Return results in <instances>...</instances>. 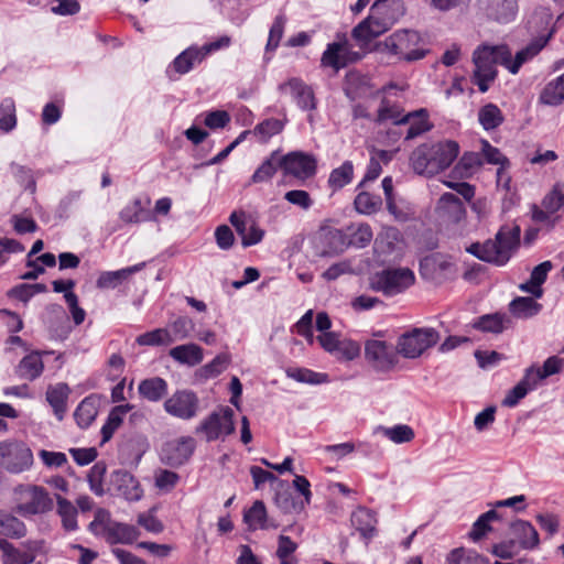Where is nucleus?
Segmentation results:
<instances>
[{
	"label": "nucleus",
	"instance_id": "1",
	"mask_svg": "<svg viewBox=\"0 0 564 564\" xmlns=\"http://www.w3.org/2000/svg\"><path fill=\"white\" fill-rule=\"evenodd\" d=\"M458 153L459 145L456 141L423 143L411 153L410 164L416 174L431 177L446 170Z\"/></svg>",
	"mask_w": 564,
	"mask_h": 564
},
{
	"label": "nucleus",
	"instance_id": "2",
	"mask_svg": "<svg viewBox=\"0 0 564 564\" xmlns=\"http://www.w3.org/2000/svg\"><path fill=\"white\" fill-rule=\"evenodd\" d=\"M520 227L502 226L495 239L471 243L466 250L481 261L502 267L508 263L520 245Z\"/></svg>",
	"mask_w": 564,
	"mask_h": 564
},
{
	"label": "nucleus",
	"instance_id": "3",
	"mask_svg": "<svg viewBox=\"0 0 564 564\" xmlns=\"http://www.w3.org/2000/svg\"><path fill=\"white\" fill-rule=\"evenodd\" d=\"M13 511L24 519L43 517L54 509V499L40 485L21 484L13 489Z\"/></svg>",
	"mask_w": 564,
	"mask_h": 564
},
{
	"label": "nucleus",
	"instance_id": "4",
	"mask_svg": "<svg viewBox=\"0 0 564 564\" xmlns=\"http://www.w3.org/2000/svg\"><path fill=\"white\" fill-rule=\"evenodd\" d=\"M89 530L111 545L132 544L140 535V531L134 525L113 521L110 512L102 508L96 510L94 520L89 523Z\"/></svg>",
	"mask_w": 564,
	"mask_h": 564
},
{
	"label": "nucleus",
	"instance_id": "5",
	"mask_svg": "<svg viewBox=\"0 0 564 564\" xmlns=\"http://www.w3.org/2000/svg\"><path fill=\"white\" fill-rule=\"evenodd\" d=\"M500 45H481L473 54L475 65L473 82L481 93L489 89L490 83L497 77L496 65H502L499 57Z\"/></svg>",
	"mask_w": 564,
	"mask_h": 564
},
{
	"label": "nucleus",
	"instance_id": "6",
	"mask_svg": "<svg viewBox=\"0 0 564 564\" xmlns=\"http://www.w3.org/2000/svg\"><path fill=\"white\" fill-rule=\"evenodd\" d=\"M421 36L412 30H398L384 39L379 47L408 62L417 61L425 56L426 51L420 47Z\"/></svg>",
	"mask_w": 564,
	"mask_h": 564
},
{
	"label": "nucleus",
	"instance_id": "7",
	"mask_svg": "<svg viewBox=\"0 0 564 564\" xmlns=\"http://www.w3.org/2000/svg\"><path fill=\"white\" fill-rule=\"evenodd\" d=\"M440 340L437 330L431 327L413 328L402 334L397 341V352L404 358H419Z\"/></svg>",
	"mask_w": 564,
	"mask_h": 564
},
{
	"label": "nucleus",
	"instance_id": "8",
	"mask_svg": "<svg viewBox=\"0 0 564 564\" xmlns=\"http://www.w3.org/2000/svg\"><path fill=\"white\" fill-rule=\"evenodd\" d=\"M0 465L11 474H21L33 465V453L22 441L0 442Z\"/></svg>",
	"mask_w": 564,
	"mask_h": 564
},
{
	"label": "nucleus",
	"instance_id": "9",
	"mask_svg": "<svg viewBox=\"0 0 564 564\" xmlns=\"http://www.w3.org/2000/svg\"><path fill=\"white\" fill-rule=\"evenodd\" d=\"M414 281L415 275L409 268L386 269L372 276L371 286L377 292L393 296L404 292Z\"/></svg>",
	"mask_w": 564,
	"mask_h": 564
},
{
	"label": "nucleus",
	"instance_id": "10",
	"mask_svg": "<svg viewBox=\"0 0 564 564\" xmlns=\"http://www.w3.org/2000/svg\"><path fill=\"white\" fill-rule=\"evenodd\" d=\"M234 431V411L229 406H224L218 411H214L197 427V432L205 434L207 442L224 438Z\"/></svg>",
	"mask_w": 564,
	"mask_h": 564
},
{
	"label": "nucleus",
	"instance_id": "11",
	"mask_svg": "<svg viewBox=\"0 0 564 564\" xmlns=\"http://www.w3.org/2000/svg\"><path fill=\"white\" fill-rule=\"evenodd\" d=\"M398 352L384 340L369 339L365 344V358L378 371H388L398 362Z\"/></svg>",
	"mask_w": 564,
	"mask_h": 564
},
{
	"label": "nucleus",
	"instance_id": "12",
	"mask_svg": "<svg viewBox=\"0 0 564 564\" xmlns=\"http://www.w3.org/2000/svg\"><path fill=\"white\" fill-rule=\"evenodd\" d=\"M546 43L547 39H535L525 47L517 52L514 57H512V53L507 45H500V51L498 52L502 66L511 74H517L521 66L538 55Z\"/></svg>",
	"mask_w": 564,
	"mask_h": 564
},
{
	"label": "nucleus",
	"instance_id": "13",
	"mask_svg": "<svg viewBox=\"0 0 564 564\" xmlns=\"http://www.w3.org/2000/svg\"><path fill=\"white\" fill-rule=\"evenodd\" d=\"M195 447V440L191 436L169 441L162 446L161 460L171 467H180L191 458Z\"/></svg>",
	"mask_w": 564,
	"mask_h": 564
},
{
	"label": "nucleus",
	"instance_id": "14",
	"mask_svg": "<svg viewBox=\"0 0 564 564\" xmlns=\"http://www.w3.org/2000/svg\"><path fill=\"white\" fill-rule=\"evenodd\" d=\"M285 175H292L305 181L316 173V160L313 155L303 152H291L279 161Z\"/></svg>",
	"mask_w": 564,
	"mask_h": 564
},
{
	"label": "nucleus",
	"instance_id": "15",
	"mask_svg": "<svg viewBox=\"0 0 564 564\" xmlns=\"http://www.w3.org/2000/svg\"><path fill=\"white\" fill-rule=\"evenodd\" d=\"M198 403L193 391L180 390L165 400L164 410L174 417L191 420L197 414Z\"/></svg>",
	"mask_w": 564,
	"mask_h": 564
},
{
	"label": "nucleus",
	"instance_id": "16",
	"mask_svg": "<svg viewBox=\"0 0 564 564\" xmlns=\"http://www.w3.org/2000/svg\"><path fill=\"white\" fill-rule=\"evenodd\" d=\"M390 28L391 23L387 19L369 15L352 29L351 36L364 48Z\"/></svg>",
	"mask_w": 564,
	"mask_h": 564
},
{
	"label": "nucleus",
	"instance_id": "17",
	"mask_svg": "<svg viewBox=\"0 0 564 564\" xmlns=\"http://www.w3.org/2000/svg\"><path fill=\"white\" fill-rule=\"evenodd\" d=\"M279 90L281 93L289 90L296 105L303 110H314L316 108V100L313 89L301 78H290L288 82L279 85Z\"/></svg>",
	"mask_w": 564,
	"mask_h": 564
},
{
	"label": "nucleus",
	"instance_id": "18",
	"mask_svg": "<svg viewBox=\"0 0 564 564\" xmlns=\"http://www.w3.org/2000/svg\"><path fill=\"white\" fill-rule=\"evenodd\" d=\"M111 486L117 495L128 501H138L143 496L139 481L126 470H117L111 475Z\"/></svg>",
	"mask_w": 564,
	"mask_h": 564
},
{
	"label": "nucleus",
	"instance_id": "19",
	"mask_svg": "<svg viewBox=\"0 0 564 564\" xmlns=\"http://www.w3.org/2000/svg\"><path fill=\"white\" fill-rule=\"evenodd\" d=\"M436 210L443 220L452 224L462 221L466 216L464 203L452 193H445L441 196Z\"/></svg>",
	"mask_w": 564,
	"mask_h": 564
},
{
	"label": "nucleus",
	"instance_id": "20",
	"mask_svg": "<svg viewBox=\"0 0 564 564\" xmlns=\"http://www.w3.org/2000/svg\"><path fill=\"white\" fill-rule=\"evenodd\" d=\"M151 199L145 197H135L129 202L119 213V218L124 224H139L142 221H150L153 219L150 210L148 209Z\"/></svg>",
	"mask_w": 564,
	"mask_h": 564
},
{
	"label": "nucleus",
	"instance_id": "21",
	"mask_svg": "<svg viewBox=\"0 0 564 564\" xmlns=\"http://www.w3.org/2000/svg\"><path fill=\"white\" fill-rule=\"evenodd\" d=\"M358 54L354 58H349L345 44L339 42L329 43L321 57L322 67L333 68L338 72L340 68L346 67L349 62L359 59Z\"/></svg>",
	"mask_w": 564,
	"mask_h": 564
},
{
	"label": "nucleus",
	"instance_id": "22",
	"mask_svg": "<svg viewBox=\"0 0 564 564\" xmlns=\"http://www.w3.org/2000/svg\"><path fill=\"white\" fill-rule=\"evenodd\" d=\"M321 250L319 256L330 257L336 256L346 250L347 235L345 231L336 228L324 230L319 235Z\"/></svg>",
	"mask_w": 564,
	"mask_h": 564
},
{
	"label": "nucleus",
	"instance_id": "23",
	"mask_svg": "<svg viewBox=\"0 0 564 564\" xmlns=\"http://www.w3.org/2000/svg\"><path fill=\"white\" fill-rule=\"evenodd\" d=\"M473 326L485 333L501 334L513 327V319L507 313L496 312L478 317Z\"/></svg>",
	"mask_w": 564,
	"mask_h": 564
},
{
	"label": "nucleus",
	"instance_id": "24",
	"mask_svg": "<svg viewBox=\"0 0 564 564\" xmlns=\"http://www.w3.org/2000/svg\"><path fill=\"white\" fill-rule=\"evenodd\" d=\"M510 530L521 549L534 550L539 547V533L530 522L517 520L511 523Z\"/></svg>",
	"mask_w": 564,
	"mask_h": 564
},
{
	"label": "nucleus",
	"instance_id": "25",
	"mask_svg": "<svg viewBox=\"0 0 564 564\" xmlns=\"http://www.w3.org/2000/svg\"><path fill=\"white\" fill-rule=\"evenodd\" d=\"M144 267L145 262H140L116 271H104L99 274L96 285L101 290L116 289L132 274L141 271Z\"/></svg>",
	"mask_w": 564,
	"mask_h": 564
},
{
	"label": "nucleus",
	"instance_id": "26",
	"mask_svg": "<svg viewBox=\"0 0 564 564\" xmlns=\"http://www.w3.org/2000/svg\"><path fill=\"white\" fill-rule=\"evenodd\" d=\"M486 14L499 23L514 20L518 4L516 0H487Z\"/></svg>",
	"mask_w": 564,
	"mask_h": 564
},
{
	"label": "nucleus",
	"instance_id": "27",
	"mask_svg": "<svg viewBox=\"0 0 564 564\" xmlns=\"http://www.w3.org/2000/svg\"><path fill=\"white\" fill-rule=\"evenodd\" d=\"M69 393L70 389L64 382H59L47 388L46 400L52 406L53 412L58 421L64 419L67 410V399Z\"/></svg>",
	"mask_w": 564,
	"mask_h": 564
},
{
	"label": "nucleus",
	"instance_id": "28",
	"mask_svg": "<svg viewBox=\"0 0 564 564\" xmlns=\"http://www.w3.org/2000/svg\"><path fill=\"white\" fill-rule=\"evenodd\" d=\"M205 59L200 48L196 45L189 46L180 53L170 65L175 73L184 75L189 73L196 65Z\"/></svg>",
	"mask_w": 564,
	"mask_h": 564
},
{
	"label": "nucleus",
	"instance_id": "29",
	"mask_svg": "<svg viewBox=\"0 0 564 564\" xmlns=\"http://www.w3.org/2000/svg\"><path fill=\"white\" fill-rule=\"evenodd\" d=\"M508 310L511 317L518 319H529L541 312L542 305L538 303L533 297L518 296L509 303Z\"/></svg>",
	"mask_w": 564,
	"mask_h": 564
},
{
	"label": "nucleus",
	"instance_id": "30",
	"mask_svg": "<svg viewBox=\"0 0 564 564\" xmlns=\"http://www.w3.org/2000/svg\"><path fill=\"white\" fill-rule=\"evenodd\" d=\"M243 520L250 530H268L276 528L274 522L268 520L267 509L261 500L253 502L251 508L245 512Z\"/></svg>",
	"mask_w": 564,
	"mask_h": 564
},
{
	"label": "nucleus",
	"instance_id": "31",
	"mask_svg": "<svg viewBox=\"0 0 564 564\" xmlns=\"http://www.w3.org/2000/svg\"><path fill=\"white\" fill-rule=\"evenodd\" d=\"M351 524L358 530L362 538H372L376 531L377 519L375 513L364 507L357 508L351 513Z\"/></svg>",
	"mask_w": 564,
	"mask_h": 564
},
{
	"label": "nucleus",
	"instance_id": "32",
	"mask_svg": "<svg viewBox=\"0 0 564 564\" xmlns=\"http://www.w3.org/2000/svg\"><path fill=\"white\" fill-rule=\"evenodd\" d=\"M43 370L44 364L39 351H33L23 357L17 367L18 376L30 381L39 378Z\"/></svg>",
	"mask_w": 564,
	"mask_h": 564
},
{
	"label": "nucleus",
	"instance_id": "33",
	"mask_svg": "<svg viewBox=\"0 0 564 564\" xmlns=\"http://www.w3.org/2000/svg\"><path fill=\"white\" fill-rule=\"evenodd\" d=\"M133 409L130 403L120 404L111 409L106 423L101 427L102 443L108 442L115 432L121 426L124 416Z\"/></svg>",
	"mask_w": 564,
	"mask_h": 564
},
{
	"label": "nucleus",
	"instance_id": "34",
	"mask_svg": "<svg viewBox=\"0 0 564 564\" xmlns=\"http://www.w3.org/2000/svg\"><path fill=\"white\" fill-rule=\"evenodd\" d=\"M139 394L150 401L158 402L167 393V382L160 377L142 380L138 386Z\"/></svg>",
	"mask_w": 564,
	"mask_h": 564
},
{
	"label": "nucleus",
	"instance_id": "35",
	"mask_svg": "<svg viewBox=\"0 0 564 564\" xmlns=\"http://www.w3.org/2000/svg\"><path fill=\"white\" fill-rule=\"evenodd\" d=\"M375 435H382L394 444L409 443L414 440L415 433L410 425L397 424L393 426L378 425L373 429Z\"/></svg>",
	"mask_w": 564,
	"mask_h": 564
},
{
	"label": "nucleus",
	"instance_id": "36",
	"mask_svg": "<svg viewBox=\"0 0 564 564\" xmlns=\"http://www.w3.org/2000/svg\"><path fill=\"white\" fill-rule=\"evenodd\" d=\"M28 529L25 523L17 516L0 510V534L11 538L21 539L26 535Z\"/></svg>",
	"mask_w": 564,
	"mask_h": 564
},
{
	"label": "nucleus",
	"instance_id": "37",
	"mask_svg": "<svg viewBox=\"0 0 564 564\" xmlns=\"http://www.w3.org/2000/svg\"><path fill=\"white\" fill-rule=\"evenodd\" d=\"M563 367L564 359L557 356H551L543 362L542 367L532 366L525 371L538 386L540 381L546 379L547 377L560 373Z\"/></svg>",
	"mask_w": 564,
	"mask_h": 564
},
{
	"label": "nucleus",
	"instance_id": "38",
	"mask_svg": "<svg viewBox=\"0 0 564 564\" xmlns=\"http://www.w3.org/2000/svg\"><path fill=\"white\" fill-rule=\"evenodd\" d=\"M98 399L94 395L86 397L77 405L74 416L77 424L85 429L88 427L98 414Z\"/></svg>",
	"mask_w": 564,
	"mask_h": 564
},
{
	"label": "nucleus",
	"instance_id": "39",
	"mask_svg": "<svg viewBox=\"0 0 564 564\" xmlns=\"http://www.w3.org/2000/svg\"><path fill=\"white\" fill-rule=\"evenodd\" d=\"M170 356L188 366H196L203 360V349L196 344L180 345L170 350Z\"/></svg>",
	"mask_w": 564,
	"mask_h": 564
},
{
	"label": "nucleus",
	"instance_id": "40",
	"mask_svg": "<svg viewBox=\"0 0 564 564\" xmlns=\"http://www.w3.org/2000/svg\"><path fill=\"white\" fill-rule=\"evenodd\" d=\"M345 234L347 235L348 247L365 248L373 238L371 227L365 223L351 224L346 228Z\"/></svg>",
	"mask_w": 564,
	"mask_h": 564
},
{
	"label": "nucleus",
	"instance_id": "41",
	"mask_svg": "<svg viewBox=\"0 0 564 564\" xmlns=\"http://www.w3.org/2000/svg\"><path fill=\"white\" fill-rule=\"evenodd\" d=\"M540 101L547 106H558L564 102V73L545 85L540 94Z\"/></svg>",
	"mask_w": 564,
	"mask_h": 564
},
{
	"label": "nucleus",
	"instance_id": "42",
	"mask_svg": "<svg viewBox=\"0 0 564 564\" xmlns=\"http://www.w3.org/2000/svg\"><path fill=\"white\" fill-rule=\"evenodd\" d=\"M55 500L57 505V514L61 517L62 525L66 531H75L78 528L77 524V509L76 507L66 498L61 495H55Z\"/></svg>",
	"mask_w": 564,
	"mask_h": 564
},
{
	"label": "nucleus",
	"instance_id": "43",
	"mask_svg": "<svg viewBox=\"0 0 564 564\" xmlns=\"http://www.w3.org/2000/svg\"><path fill=\"white\" fill-rule=\"evenodd\" d=\"M535 388V382L525 371L520 382L507 392L501 403L503 406L513 408L519 403L520 400H522L528 394L529 391Z\"/></svg>",
	"mask_w": 564,
	"mask_h": 564
},
{
	"label": "nucleus",
	"instance_id": "44",
	"mask_svg": "<svg viewBox=\"0 0 564 564\" xmlns=\"http://www.w3.org/2000/svg\"><path fill=\"white\" fill-rule=\"evenodd\" d=\"M352 177L354 164L351 161H345L340 166L330 172L327 184L333 192H336L348 185Z\"/></svg>",
	"mask_w": 564,
	"mask_h": 564
},
{
	"label": "nucleus",
	"instance_id": "45",
	"mask_svg": "<svg viewBox=\"0 0 564 564\" xmlns=\"http://www.w3.org/2000/svg\"><path fill=\"white\" fill-rule=\"evenodd\" d=\"M408 117L410 118V121L406 122L409 128L405 133V140H412L431 129V124L427 121L429 113L426 109L422 108L413 112H409Z\"/></svg>",
	"mask_w": 564,
	"mask_h": 564
},
{
	"label": "nucleus",
	"instance_id": "46",
	"mask_svg": "<svg viewBox=\"0 0 564 564\" xmlns=\"http://www.w3.org/2000/svg\"><path fill=\"white\" fill-rule=\"evenodd\" d=\"M503 115L495 104H487L478 111V121L481 127L489 131L499 127L503 122Z\"/></svg>",
	"mask_w": 564,
	"mask_h": 564
},
{
	"label": "nucleus",
	"instance_id": "47",
	"mask_svg": "<svg viewBox=\"0 0 564 564\" xmlns=\"http://www.w3.org/2000/svg\"><path fill=\"white\" fill-rule=\"evenodd\" d=\"M481 164L482 159L479 153L466 152L459 159L453 172L460 178H467L470 177Z\"/></svg>",
	"mask_w": 564,
	"mask_h": 564
},
{
	"label": "nucleus",
	"instance_id": "48",
	"mask_svg": "<svg viewBox=\"0 0 564 564\" xmlns=\"http://www.w3.org/2000/svg\"><path fill=\"white\" fill-rule=\"evenodd\" d=\"M392 121L394 124H405L410 121L406 115H403V110L398 105H391L388 100H382L380 108L378 109V122Z\"/></svg>",
	"mask_w": 564,
	"mask_h": 564
},
{
	"label": "nucleus",
	"instance_id": "49",
	"mask_svg": "<svg viewBox=\"0 0 564 564\" xmlns=\"http://www.w3.org/2000/svg\"><path fill=\"white\" fill-rule=\"evenodd\" d=\"M140 346H167L174 343V338L166 328H156L137 337Z\"/></svg>",
	"mask_w": 564,
	"mask_h": 564
},
{
	"label": "nucleus",
	"instance_id": "50",
	"mask_svg": "<svg viewBox=\"0 0 564 564\" xmlns=\"http://www.w3.org/2000/svg\"><path fill=\"white\" fill-rule=\"evenodd\" d=\"M286 376L297 382L308 384H322L328 382V376L323 372H316L306 368H290Z\"/></svg>",
	"mask_w": 564,
	"mask_h": 564
},
{
	"label": "nucleus",
	"instance_id": "51",
	"mask_svg": "<svg viewBox=\"0 0 564 564\" xmlns=\"http://www.w3.org/2000/svg\"><path fill=\"white\" fill-rule=\"evenodd\" d=\"M285 126V120L270 118L258 123L253 129V134L259 137L262 141H268L273 135L282 132Z\"/></svg>",
	"mask_w": 564,
	"mask_h": 564
},
{
	"label": "nucleus",
	"instance_id": "52",
	"mask_svg": "<svg viewBox=\"0 0 564 564\" xmlns=\"http://www.w3.org/2000/svg\"><path fill=\"white\" fill-rule=\"evenodd\" d=\"M15 126V104L12 98H4L0 104V130L2 132H10Z\"/></svg>",
	"mask_w": 564,
	"mask_h": 564
},
{
	"label": "nucleus",
	"instance_id": "53",
	"mask_svg": "<svg viewBox=\"0 0 564 564\" xmlns=\"http://www.w3.org/2000/svg\"><path fill=\"white\" fill-rule=\"evenodd\" d=\"M381 198L367 192H360L354 202L355 208L359 214L371 215L381 206Z\"/></svg>",
	"mask_w": 564,
	"mask_h": 564
},
{
	"label": "nucleus",
	"instance_id": "54",
	"mask_svg": "<svg viewBox=\"0 0 564 564\" xmlns=\"http://www.w3.org/2000/svg\"><path fill=\"white\" fill-rule=\"evenodd\" d=\"M496 519H498V513L495 510H489L482 513L473 524L469 538L473 541L480 540L488 531L491 530L489 523Z\"/></svg>",
	"mask_w": 564,
	"mask_h": 564
},
{
	"label": "nucleus",
	"instance_id": "55",
	"mask_svg": "<svg viewBox=\"0 0 564 564\" xmlns=\"http://www.w3.org/2000/svg\"><path fill=\"white\" fill-rule=\"evenodd\" d=\"M360 355V346L351 339H341L333 356L338 360L351 361Z\"/></svg>",
	"mask_w": 564,
	"mask_h": 564
},
{
	"label": "nucleus",
	"instance_id": "56",
	"mask_svg": "<svg viewBox=\"0 0 564 564\" xmlns=\"http://www.w3.org/2000/svg\"><path fill=\"white\" fill-rule=\"evenodd\" d=\"M285 23L286 19L284 15L279 14L275 17L269 31V37L265 46L267 52L274 51L279 46L284 32Z\"/></svg>",
	"mask_w": 564,
	"mask_h": 564
},
{
	"label": "nucleus",
	"instance_id": "57",
	"mask_svg": "<svg viewBox=\"0 0 564 564\" xmlns=\"http://www.w3.org/2000/svg\"><path fill=\"white\" fill-rule=\"evenodd\" d=\"M170 334L175 340H182L189 336L191 332L194 329V322L186 317L180 316L171 324Z\"/></svg>",
	"mask_w": 564,
	"mask_h": 564
},
{
	"label": "nucleus",
	"instance_id": "58",
	"mask_svg": "<svg viewBox=\"0 0 564 564\" xmlns=\"http://www.w3.org/2000/svg\"><path fill=\"white\" fill-rule=\"evenodd\" d=\"M276 153L273 152L253 173L251 177L252 183H262L269 181L276 172V164L274 162Z\"/></svg>",
	"mask_w": 564,
	"mask_h": 564
},
{
	"label": "nucleus",
	"instance_id": "59",
	"mask_svg": "<svg viewBox=\"0 0 564 564\" xmlns=\"http://www.w3.org/2000/svg\"><path fill=\"white\" fill-rule=\"evenodd\" d=\"M481 145V152L487 163L499 165V167L509 166V160L499 149L492 147L487 140H482Z\"/></svg>",
	"mask_w": 564,
	"mask_h": 564
},
{
	"label": "nucleus",
	"instance_id": "60",
	"mask_svg": "<svg viewBox=\"0 0 564 564\" xmlns=\"http://www.w3.org/2000/svg\"><path fill=\"white\" fill-rule=\"evenodd\" d=\"M10 169L11 173L21 186H23L25 189L34 192L35 181L32 176L31 170L17 163H11Z\"/></svg>",
	"mask_w": 564,
	"mask_h": 564
},
{
	"label": "nucleus",
	"instance_id": "61",
	"mask_svg": "<svg viewBox=\"0 0 564 564\" xmlns=\"http://www.w3.org/2000/svg\"><path fill=\"white\" fill-rule=\"evenodd\" d=\"M105 465L98 463L91 467L88 474L89 488L97 496L104 495L102 476L105 475Z\"/></svg>",
	"mask_w": 564,
	"mask_h": 564
},
{
	"label": "nucleus",
	"instance_id": "62",
	"mask_svg": "<svg viewBox=\"0 0 564 564\" xmlns=\"http://www.w3.org/2000/svg\"><path fill=\"white\" fill-rule=\"evenodd\" d=\"M155 486L165 491L172 490L180 480V476L167 469H159L155 473Z\"/></svg>",
	"mask_w": 564,
	"mask_h": 564
},
{
	"label": "nucleus",
	"instance_id": "63",
	"mask_svg": "<svg viewBox=\"0 0 564 564\" xmlns=\"http://www.w3.org/2000/svg\"><path fill=\"white\" fill-rule=\"evenodd\" d=\"M475 358L482 369L492 368L505 359L502 354L495 350H476Z\"/></svg>",
	"mask_w": 564,
	"mask_h": 564
},
{
	"label": "nucleus",
	"instance_id": "64",
	"mask_svg": "<svg viewBox=\"0 0 564 564\" xmlns=\"http://www.w3.org/2000/svg\"><path fill=\"white\" fill-rule=\"evenodd\" d=\"M543 208L555 214L561 207L564 206V193L556 186L547 194L542 200Z\"/></svg>",
	"mask_w": 564,
	"mask_h": 564
}]
</instances>
